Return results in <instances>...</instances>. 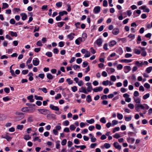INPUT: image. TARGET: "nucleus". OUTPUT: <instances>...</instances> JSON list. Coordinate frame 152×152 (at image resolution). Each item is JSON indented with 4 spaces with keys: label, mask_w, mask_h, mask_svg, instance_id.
Returning a JSON list of instances; mask_svg holds the SVG:
<instances>
[{
    "label": "nucleus",
    "mask_w": 152,
    "mask_h": 152,
    "mask_svg": "<svg viewBox=\"0 0 152 152\" xmlns=\"http://www.w3.org/2000/svg\"><path fill=\"white\" fill-rule=\"evenodd\" d=\"M33 64L35 66L38 65L39 64V61L37 58H35L32 61Z\"/></svg>",
    "instance_id": "obj_4"
},
{
    "label": "nucleus",
    "mask_w": 152,
    "mask_h": 152,
    "mask_svg": "<svg viewBox=\"0 0 152 152\" xmlns=\"http://www.w3.org/2000/svg\"><path fill=\"white\" fill-rule=\"evenodd\" d=\"M86 100L88 103H90L92 101V99L90 95H88L87 96Z\"/></svg>",
    "instance_id": "obj_22"
},
{
    "label": "nucleus",
    "mask_w": 152,
    "mask_h": 152,
    "mask_svg": "<svg viewBox=\"0 0 152 152\" xmlns=\"http://www.w3.org/2000/svg\"><path fill=\"white\" fill-rule=\"evenodd\" d=\"M50 108L52 110L58 111L59 110V108L57 106H55L53 104H51L50 105Z\"/></svg>",
    "instance_id": "obj_6"
},
{
    "label": "nucleus",
    "mask_w": 152,
    "mask_h": 152,
    "mask_svg": "<svg viewBox=\"0 0 152 152\" xmlns=\"http://www.w3.org/2000/svg\"><path fill=\"white\" fill-rule=\"evenodd\" d=\"M62 4V3L61 2H57L56 4V6L58 7H61Z\"/></svg>",
    "instance_id": "obj_37"
},
{
    "label": "nucleus",
    "mask_w": 152,
    "mask_h": 152,
    "mask_svg": "<svg viewBox=\"0 0 152 152\" xmlns=\"http://www.w3.org/2000/svg\"><path fill=\"white\" fill-rule=\"evenodd\" d=\"M103 88L101 86L98 88H96L93 89V91L95 92L102 91L103 90Z\"/></svg>",
    "instance_id": "obj_9"
},
{
    "label": "nucleus",
    "mask_w": 152,
    "mask_h": 152,
    "mask_svg": "<svg viewBox=\"0 0 152 152\" xmlns=\"http://www.w3.org/2000/svg\"><path fill=\"white\" fill-rule=\"evenodd\" d=\"M65 23V22H58L57 23V25L58 27H62L64 24Z\"/></svg>",
    "instance_id": "obj_27"
},
{
    "label": "nucleus",
    "mask_w": 152,
    "mask_h": 152,
    "mask_svg": "<svg viewBox=\"0 0 152 152\" xmlns=\"http://www.w3.org/2000/svg\"><path fill=\"white\" fill-rule=\"evenodd\" d=\"M45 55L49 57H51L52 56V53L51 52H48L46 53Z\"/></svg>",
    "instance_id": "obj_35"
},
{
    "label": "nucleus",
    "mask_w": 152,
    "mask_h": 152,
    "mask_svg": "<svg viewBox=\"0 0 152 152\" xmlns=\"http://www.w3.org/2000/svg\"><path fill=\"white\" fill-rule=\"evenodd\" d=\"M24 137V139L26 140H28L31 138V137L28 135H26Z\"/></svg>",
    "instance_id": "obj_42"
},
{
    "label": "nucleus",
    "mask_w": 152,
    "mask_h": 152,
    "mask_svg": "<svg viewBox=\"0 0 152 152\" xmlns=\"http://www.w3.org/2000/svg\"><path fill=\"white\" fill-rule=\"evenodd\" d=\"M100 121L103 124H105L106 122V121L104 117L102 118L100 120Z\"/></svg>",
    "instance_id": "obj_38"
},
{
    "label": "nucleus",
    "mask_w": 152,
    "mask_h": 152,
    "mask_svg": "<svg viewBox=\"0 0 152 152\" xmlns=\"http://www.w3.org/2000/svg\"><path fill=\"white\" fill-rule=\"evenodd\" d=\"M150 96V94L149 93L143 96V98L144 99H146Z\"/></svg>",
    "instance_id": "obj_36"
},
{
    "label": "nucleus",
    "mask_w": 152,
    "mask_h": 152,
    "mask_svg": "<svg viewBox=\"0 0 152 152\" xmlns=\"http://www.w3.org/2000/svg\"><path fill=\"white\" fill-rule=\"evenodd\" d=\"M109 81L108 80H107L106 81H104L102 82V84L104 86H107L109 84Z\"/></svg>",
    "instance_id": "obj_41"
},
{
    "label": "nucleus",
    "mask_w": 152,
    "mask_h": 152,
    "mask_svg": "<svg viewBox=\"0 0 152 152\" xmlns=\"http://www.w3.org/2000/svg\"><path fill=\"white\" fill-rule=\"evenodd\" d=\"M9 7L8 4L7 3H2V9H5Z\"/></svg>",
    "instance_id": "obj_23"
},
{
    "label": "nucleus",
    "mask_w": 152,
    "mask_h": 152,
    "mask_svg": "<svg viewBox=\"0 0 152 152\" xmlns=\"http://www.w3.org/2000/svg\"><path fill=\"white\" fill-rule=\"evenodd\" d=\"M83 39H84V41H85L86 39L87 38V34L86 33H83L82 34V37Z\"/></svg>",
    "instance_id": "obj_47"
},
{
    "label": "nucleus",
    "mask_w": 152,
    "mask_h": 152,
    "mask_svg": "<svg viewBox=\"0 0 152 152\" xmlns=\"http://www.w3.org/2000/svg\"><path fill=\"white\" fill-rule=\"evenodd\" d=\"M66 81L68 83L69 85L72 84L73 83V81L70 78H67Z\"/></svg>",
    "instance_id": "obj_43"
},
{
    "label": "nucleus",
    "mask_w": 152,
    "mask_h": 152,
    "mask_svg": "<svg viewBox=\"0 0 152 152\" xmlns=\"http://www.w3.org/2000/svg\"><path fill=\"white\" fill-rule=\"evenodd\" d=\"M20 15L21 17V19L22 20H25L27 18V15L25 13H21L20 14Z\"/></svg>",
    "instance_id": "obj_11"
},
{
    "label": "nucleus",
    "mask_w": 152,
    "mask_h": 152,
    "mask_svg": "<svg viewBox=\"0 0 152 152\" xmlns=\"http://www.w3.org/2000/svg\"><path fill=\"white\" fill-rule=\"evenodd\" d=\"M47 77L48 79H52L53 78V76L50 74L48 73L47 75Z\"/></svg>",
    "instance_id": "obj_32"
},
{
    "label": "nucleus",
    "mask_w": 152,
    "mask_h": 152,
    "mask_svg": "<svg viewBox=\"0 0 152 152\" xmlns=\"http://www.w3.org/2000/svg\"><path fill=\"white\" fill-rule=\"evenodd\" d=\"M120 129V128L119 127H115V128H114L113 131V133H115L116 132V131H118Z\"/></svg>",
    "instance_id": "obj_51"
},
{
    "label": "nucleus",
    "mask_w": 152,
    "mask_h": 152,
    "mask_svg": "<svg viewBox=\"0 0 152 152\" xmlns=\"http://www.w3.org/2000/svg\"><path fill=\"white\" fill-rule=\"evenodd\" d=\"M117 116L118 118L119 119H120V120L122 119L123 118V115L121 114H120L119 113H117Z\"/></svg>",
    "instance_id": "obj_39"
},
{
    "label": "nucleus",
    "mask_w": 152,
    "mask_h": 152,
    "mask_svg": "<svg viewBox=\"0 0 152 152\" xmlns=\"http://www.w3.org/2000/svg\"><path fill=\"white\" fill-rule=\"evenodd\" d=\"M144 86L145 88H149L150 87V85L148 83H145Z\"/></svg>",
    "instance_id": "obj_58"
},
{
    "label": "nucleus",
    "mask_w": 152,
    "mask_h": 152,
    "mask_svg": "<svg viewBox=\"0 0 152 152\" xmlns=\"http://www.w3.org/2000/svg\"><path fill=\"white\" fill-rule=\"evenodd\" d=\"M146 7L145 5L141 6L140 7L141 9L143 10L144 12H148L150 11V10L148 8H146Z\"/></svg>",
    "instance_id": "obj_3"
},
{
    "label": "nucleus",
    "mask_w": 152,
    "mask_h": 152,
    "mask_svg": "<svg viewBox=\"0 0 152 152\" xmlns=\"http://www.w3.org/2000/svg\"><path fill=\"white\" fill-rule=\"evenodd\" d=\"M132 61V60L131 59H122L121 61V62H125V63H129Z\"/></svg>",
    "instance_id": "obj_24"
},
{
    "label": "nucleus",
    "mask_w": 152,
    "mask_h": 152,
    "mask_svg": "<svg viewBox=\"0 0 152 152\" xmlns=\"http://www.w3.org/2000/svg\"><path fill=\"white\" fill-rule=\"evenodd\" d=\"M128 107H129L132 109H133L134 108V105L133 104L131 103L129 104H128Z\"/></svg>",
    "instance_id": "obj_62"
},
{
    "label": "nucleus",
    "mask_w": 152,
    "mask_h": 152,
    "mask_svg": "<svg viewBox=\"0 0 152 152\" xmlns=\"http://www.w3.org/2000/svg\"><path fill=\"white\" fill-rule=\"evenodd\" d=\"M33 117L32 115H30L28 118L27 119V121L28 122H31L33 121Z\"/></svg>",
    "instance_id": "obj_29"
},
{
    "label": "nucleus",
    "mask_w": 152,
    "mask_h": 152,
    "mask_svg": "<svg viewBox=\"0 0 152 152\" xmlns=\"http://www.w3.org/2000/svg\"><path fill=\"white\" fill-rule=\"evenodd\" d=\"M75 35V34L74 33H72L69 34L67 36V38L69 39L70 40H72L74 38V36Z\"/></svg>",
    "instance_id": "obj_13"
},
{
    "label": "nucleus",
    "mask_w": 152,
    "mask_h": 152,
    "mask_svg": "<svg viewBox=\"0 0 152 152\" xmlns=\"http://www.w3.org/2000/svg\"><path fill=\"white\" fill-rule=\"evenodd\" d=\"M59 14L61 16H63L64 15H66L67 14V12L66 11H63L62 12H60L59 13Z\"/></svg>",
    "instance_id": "obj_25"
},
{
    "label": "nucleus",
    "mask_w": 152,
    "mask_h": 152,
    "mask_svg": "<svg viewBox=\"0 0 152 152\" xmlns=\"http://www.w3.org/2000/svg\"><path fill=\"white\" fill-rule=\"evenodd\" d=\"M116 42L115 40H112L110 41L109 43V45L110 47H113L115 45H116Z\"/></svg>",
    "instance_id": "obj_18"
},
{
    "label": "nucleus",
    "mask_w": 152,
    "mask_h": 152,
    "mask_svg": "<svg viewBox=\"0 0 152 152\" xmlns=\"http://www.w3.org/2000/svg\"><path fill=\"white\" fill-rule=\"evenodd\" d=\"M61 96V95L60 94H57V96H55V99H60Z\"/></svg>",
    "instance_id": "obj_60"
},
{
    "label": "nucleus",
    "mask_w": 152,
    "mask_h": 152,
    "mask_svg": "<svg viewBox=\"0 0 152 152\" xmlns=\"http://www.w3.org/2000/svg\"><path fill=\"white\" fill-rule=\"evenodd\" d=\"M86 53L84 55V56L85 58L89 57L90 56V53L87 51H86Z\"/></svg>",
    "instance_id": "obj_49"
},
{
    "label": "nucleus",
    "mask_w": 152,
    "mask_h": 152,
    "mask_svg": "<svg viewBox=\"0 0 152 152\" xmlns=\"http://www.w3.org/2000/svg\"><path fill=\"white\" fill-rule=\"evenodd\" d=\"M38 110L41 114L45 115L48 114L49 112L48 110L45 109H39Z\"/></svg>",
    "instance_id": "obj_1"
},
{
    "label": "nucleus",
    "mask_w": 152,
    "mask_h": 152,
    "mask_svg": "<svg viewBox=\"0 0 152 152\" xmlns=\"http://www.w3.org/2000/svg\"><path fill=\"white\" fill-rule=\"evenodd\" d=\"M114 147L119 150H120L121 149V146L119 145L117 142H115L113 143Z\"/></svg>",
    "instance_id": "obj_5"
},
{
    "label": "nucleus",
    "mask_w": 152,
    "mask_h": 152,
    "mask_svg": "<svg viewBox=\"0 0 152 152\" xmlns=\"http://www.w3.org/2000/svg\"><path fill=\"white\" fill-rule=\"evenodd\" d=\"M86 122L89 124H92L95 121L93 119H91L90 120H87Z\"/></svg>",
    "instance_id": "obj_31"
},
{
    "label": "nucleus",
    "mask_w": 152,
    "mask_h": 152,
    "mask_svg": "<svg viewBox=\"0 0 152 152\" xmlns=\"http://www.w3.org/2000/svg\"><path fill=\"white\" fill-rule=\"evenodd\" d=\"M33 96L32 95L28 96L27 98L29 100L30 102H34V100L33 99Z\"/></svg>",
    "instance_id": "obj_19"
},
{
    "label": "nucleus",
    "mask_w": 152,
    "mask_h": 152,
    "mask_svg": "<svg viewBox=\"0 0 152 152\" xmlns=\"http://www.w3.org/2000/svg\"><path fill=\"white\" fill-rule=\"evenodd\" d=\"M106 71L109 74H110L114 72L115 70L113 68H107L106 69Z\"/></svg>",
    "instance_id": "obj_8"
},
{
    "label": "nucleus",
    "mask_w": 152,
    "mask_h": 152,
    "mask_svg": "<svg viewBox=\"0 0 152 152\" xmlns=\"http://www.w3.org/2000/svg\"><path fill=\"white\" fill-rule=\"evenodd\" d=\"M47 117L48 119H55V115L53 114H49L47 115Z\"/></svg>",
    "instance_id": "obj_17"
},
{
    "label": "nucleus",
    "mask_w": 152,
    "mask_h": 152,
    "mask_svg": "<svg viewBox=\"0 0 152 152\" xmlns=\"http://www.w3.org/2000/svg\"><path fill=\"white\" fill-rule=\"evenodd\" d=\"M60 141L59 140L57 141L56 142V148L57 149H59L60 148V144L59 143Z\"/></svg>",
    "instance_id": "obj_33"
},
{
    "label": "nucleus",
    "mask_w": 152,
    "mask_h": 152,
    "mask_svg": "<svg viewBox=\"0 0 152 152\" xmlns=\"http://www.w3.org/2000/svg\"><path fill=\"white\" fill-rule=\"evenodd\" d=\"M81 89H82V90L81 91V90H80V92H83V93L85 94H87L88 93L87 91H86V88L83 87H82L81 88Z\"/></svg>",
    "instance_id": "obj_26"
},
{
    "label": "nucleus",
    "mask_w": 152,
    "mask_h": 152,
    "mask_svg": "<svg viewBox=\"0 0 152 152\" xmlns=\"http://www.w3.org/2000/svg\"><path fill=\"white\" fill-rule=\"evenodd\" d=\"M72 91L73 92H75L77 90V88L76 86H74L72 88Z\"/></svg>",
    "instance_id": "obj_63"
},
{
    "label": "nucleus",
    "mask_w": 152,
    "mask_h": 152,
    "mask_svg": "<svg viewBox=\"0 0 152 152\" xmlns=\"http://www.w3.org/2000/svg\"><path fill=\"white\" fill-rule=\"evenodd\" d=\"M3 99L5 102H6L10 100V99L9 98L8 96H6L5 97H3Z\"/></svg>",
    "instance_id": "obj_54"
},
{
    "label": "nucleus",
    "mask_w": 152,
    "mask_h": 152,
    "mask_svg": "<svg viewBox=\"0 0 152 152\" xmlns=\"http://www.w3.org/2000/svg\"><path fill=\"white\" fill-rule=\"evenodd\" d=\"M119 32V30L118 28H115L112 31V33L114 35H117Z\"/></svg>",
    "instance_id": "obj_16"
},
{
    "label": "nucleus",
    "mask_w": 152,
    "mask_h": 152,
    "mask_svg": "<svg viewBox=\"0 0 152 152\" xmlns=\"http://www.w3.org/2000/svg\"><path fill=\"white\" fill-rule=\"evenodd\" d=\"M103 5L104 7H106L107 6V1L106 0H104L103 1Z\"/></svg>",
    "instance_id": "obj_53"
},
{
    "label": "nucleus",
    "mask_w": 152,
    "mask_h": 152,
    "mask_svg": "<svg viewBox=\"0 0 152 152\" xmlns=\"http://www.w3.org/2000/svg\"><path fill=\"white\" fill-rule=\"evenodd\" d=\"M118 123V121L115 120H114L112 121V125L113 126H114L115 125L117 124Z\"/></svg>",
    "instance_id": "obj_55"
},
{
    "label": "nucleus",
    "mask_w": 152,
    "mask_h": 152,
    "mask_svg": "<svg viewBox=\"0 0 152 152\" xmlns=\"http://www.w3.org/2000/svg\"><path fill=\"white\" fill-rule=\"evenodd\" d=\"M117 52L119 54L121 55L123 53V51L122 48L121 47H119L118 49Z\"/></svg>",
    "instance_id": "obj_21"
},
{
    "label": "nucleus",
    "mask_w": 152,
    "mask_h": 152,
    "mask_svg": "<svg viewBox=\"0 0 152 152\" xmlns=\"http://www.w3.org/2000/svg\"><path fill=\"white\" fill-rule=\"evenodd\" d=\"M28 70H23L21 72L22 74L25 75L28 73Z\"/></svg>",
    "instance_id": "obj_61"
},
{
    "label": "nucleus",
    "mask_w": 152,
    "mask_h": 152,
    "mask_svg": "<svg viewBox=\"0 0 152 152\" xmlns=\"http://www.w3.org/2000/svg\"><path fill=\"white\" fill-rule=\"evenodd\" d=\"M124 72L125 73H127L131 70V68L129 66H124Z\"/></svg>",
    "instance_id": "obj_14"
},
{
    "label": "nucleus",
    "mask_w": 152,
    "mask_h": 152,
    "mask_svg": "<svg viewBox=\"0 0 152 152\" xmlns=\"http://www.w3.org/2000/svg\"><path fill=\"white\" fill-rule=\"evenodd\" d=\"M134 51L135 53L137 55L140 54L141 53L140 50H137V49H134Z\"/></svg>",
    "instance_id": "obj_50"
},
{
    "label": "nucleus",
    "mask_w": 152,
    "mask_h": 152,
    "mask_svg": "<svg viewBox=\"0 0 152 152\" xmlns=\"http://www.w3.org/2000/svg\"><path fill=\"white\" fill-rule=\"evenodd\" d=\"M113 137L114 138L118 139L120 137V136L118 134L115 133V135L113 136Z\"/></svg>",
    "instance_id": "obj_59"
},
{
    "label": "nucleus",
    "mask_w": 152,
    "mask_h": 152,
    "mask_svg": "<svg viewBox=\"0 0 152 152\" xmlns=\"http://www.w3.org/2000/svg\"><path fill=\"white\" fill-rule=\"evenodd\" d=\"M75 128L76 127L73 124L71 125L70 126V129L71 130H74Z\"/></svg>",
    "instance_id": "obj_64"
},
{
    "label": "nucleus",
    "mask_w": 152,
    "mask_h": 152,
    "mask_svg": "<svg viewBox=\"0 0 152 152\" xmlns=\"http://www.w3.org/2000/svg\"><path fill=\"white\" fill-rule=\"evenodd\" d=\"M34 98L36 100H39L41 101H42L43 100V98L41 96H38L37 95H35Z\"/></svg>",
    "instance_id": "obj_28"
},
{
    "label": "nucleus",
    "mask_w": 152,
    "mask_h": 152,
    "mask_svg": "<svg viewBox=\"0 0 152 152\" xmlns=\"http://www.w3.org/2000/svg\"><path fill=\"white\" fill-rule=\"evenodd\" d=\"M11 35L12 37H17V34L16 32H14L11 31L10 32Z\"/></svg>",
    "instance_id": "obj_34"
},
{
    "label": "nucleus",
    "mask_w": 152,
    "mask_h": 152,
    "mask_svg": "<svg viewBox=\"0 0 152 152\" xmlns=\"http://www.w3.org/2000/svg\"><path fill=\"white\" fill-rule=\"evenodd\" d=\"M1 137L3 138L6 139L8 141H10L12 139V138L10 137L7 135H2L1 136Z\"/></svg>",
    "instance_id": "obj_10"
},
{
    "label": "nucleus",
    "mask_w": 152,
    "mask_h": 152,
    "mask_svg": "<svg viewBox=\"0 0 152 152\" xmlns=\"http://www.w3.org/2000/svg\"><path fill=\"white\" fill-rule=\"evenodd\" d=\"M96 145L97 144L96 143H92L90 146V148H94Z\"/></svg>",
    "instance_id": "obj_52"
},
{
    "label": "nucleus",
    "mask_w": 152,
    "mask_h": 152,
    "mask_svg": "<svg viewBox=\"0 0 152 152\" xmlns=\"http://www.w3.org/2000/svg\"><path fill=\"white\" fill-rule=\"evenodd\" d=\"M126 140L128 142L131 143L132 144L135 141L134 138L130 137L127 138Z\"/></svg>",
    "instance_id": "obj_15"
},
{
    "label": "nucleus",
    "mask_w": 152,
    "mask_h": 152,
    "mask_svg": "<svg viewBox=\"0 0 152 152\" xmlns=\"http://www.w3.org/2000/svg\"><path fill=\"white\" fill-rule=\"evenodd\" d=\"M100 7L99 6H96L94 9L93 11L95 14H97L100 12Z\"/></svg>",
    "instance_id": "obj_7"
},
{
    "label": "nucleus",
    "mask_w": 152,
    "mask_h": 152,
    "mask_svg": "<svg viewBox=\"0 0 152 152\" xmlns=\"http://www.w3.org/2000/svg\"><path fill=\"white\" fill-rule=\"evenodd\" d=\"M36 45L37 46H42V42L40 40L38 41L37 42Z\"/></svg>",
    "instance_id": "obj_56"
},
{
    "label": "nucleus",
    "mask_w": 152,
    "mask_h": 152,
    "mask_svg": "<svg viewBox=\"0 0 152 152\" xmlns=\"http://www.w3.org/2000/svg\"><path fill=\"white\" fill-rule=\"evenodd\" d=\"M128 37L130 38H131V39L132 40L134 38L135 35L133 34H130L128 36Z\"/></svg>",
    "instance_id": "obj_45"
},
{
    "label": "nucleus",
    "mask_w": 152,
    "mask_h": 152,
    "mask_svg": "<svg viewBox=\"0 0 152 152\" xmlns=\"http://www.w3.org/2000/svg\"><path fill=\"white\" fill-rule=\"evenodd\" d=\"M152 70V66H150L148 67L146 69V72L149 73H150L151 71Z\"/></svg>",
    "instance_id": "obj_30"
},
{
    "label": "nucleus",
    "mask_w": 152,
    "mask_h": 152,
    "mask_svg": "<svg viewBox=\"0 0 152 152\" xmlns=\"http://www.w3.org/2000/svg\"><path fill=\"white\" fill-rule=\"evenodd\" d=\"M95 42L98 45L100 46L102 43V40L101 38H99Z\"/></svg>",
    "instance_id": "obj_12"
},
{
    "label": "nucleus",
    "mask_w": 152,
    "mask_h": 152,
    "mask_svg": "<svg viewBox=\"0 0 152 152\" xmlns=\"http://www.w3.org/2000/svg\"><path fill=\"white\" fill-rule=\"evenodd\" d=\"M27 108V112L28 113H33L35 110V109L33 107H28Z\"/></svg>",
    "instance_id": "obj_20"
},
{
    "label": "nucleus",
    "mask_w": 152,
    "mask_h": 152,
    "mask_svg": "<svg viewBox=\"0 0 152 152\" xmlns=\"http://www.w3.org/2000/svg\"><path fill=\"white\" fill-rule=\"evenodd\" d=\"M34 141H38L39 142H41V140L39 138V137H35L33 140Z\"/></svg>",
    "instance_id": "obj_57"
},
{
    "label": "nucleus",
    "mask_w": 152,
    "mask_h": 152,
    "mask_svg": "<svg viewBox=\"0 0 152 152\" xmlns=\"http://www.w3.org/2000/svg\"><path fill=\"white\" fill-rule=\"evenodd\" d=\"M86 85L88 86L87 91L88 92H90L91 90L93 89L91 83H86Z\"/></svg>",
    "instance_id": "obj_2"
},
{
    "label": "nucleus",
    "mask_w": 152,
    "mask_h": 152,
    "mask_svg": "<svg viewBox=\"0 0 152 152\" xmlns=\"http://www.w3.org/2000/svg\"><path fill=\"white\" fill-rule=\"evenodd\" d=\"M132 119V116L131 115L128 117H125V120L127 121H129L131 120Z\"/></svg>",
    "instance_id": "obj_40"
},
{
    "label": "nucleus",
    "mask_w": 152,
    "mask_h": 152,
    "mask_svg": "<svg viewBox=\"0 0 152 152\" xmlns=\"http://www.w3.org/2000/svg\"><path fill=\"white\" fill-rule=\"evenodd\" d=\"M104 145V146L107 149L109 148L110 147V144L108 143H105Z\"/></svg>",
    "instance_id": "obj_44"
},
{
    "label": "nucleus",
    "mask_w": 152,
    "mask_h": 152,
    "mask_svg": "<svg viewBox=\"0 0 152 152\" xmlns=\"http://www.w3.org/2000/svg\"><path fill=\"white\" fill-rule=\"evenodd\" d=\"M110 79L112 81H115L116 80V79L115 76L112 75L110 77Z\"/></svg>",
    "instance_id": "obj_46"
},
{
    "label": "nucleus",
    "mask_w": 152,
    "mask_h": 152,
    "mask_svg": "<svg viewBox=\"0 0 152 152\" xmlns=\"http://www.w3.org/2000/svg\"><path fill=\"white\" fill-rule=\"evenodd\" d=\"M67 140L66 139H64L62 140L61 142V144L62 145H64L66 144Z\"/></svg>",
    "instance_id": "obj_48"
}]
</instances>
